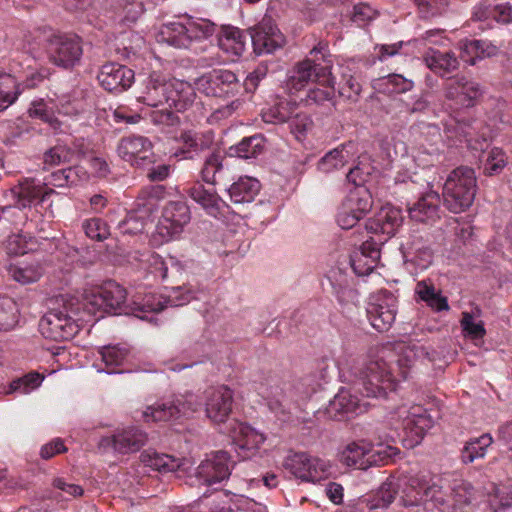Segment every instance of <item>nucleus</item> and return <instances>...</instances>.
Segmentation results:
<instances>
[{
  "instance_id": "nucleus-1",
  "label": "nucleus",
  "mask_w": 512,
  "mask_h": 512,
  "mask_svg": "<svg viewBox=\"0 0 512 512\" xmlns=\"http://www.w3.org/2000/svg\"><path fill=\"white\" fill-rule=\"evenodd\" d=\"M442 479L433 476L429 480L396 477L390 474L386 480V493H402L401 502L405 507L423 505L426 510L437 509L439 512H461L465 505L471 503L474 492L469 482L459 480L452 488V501L442 491ZM386 494V506L392 501Z\"/></svg>"
},
{
  "instance_id": "nucleus-2",
  "label": "nucleus",
  "mask_w": 512,
  "mask_h": 512,
  "mask_svg": "<svg viewBox=\"0 0 512 512\" xmlns=\"http://www.w3.org/2000/svg\"><path fill=\"white\" fill-rule=\"evenodd\" d=\"M327 44L319 42L309 52V57L295 64L289 72L285 88L289 94H296L304 89L310 81L330 82V61L327 60Z\"/></svg>"
},
{
  "instance_id": "nucleus-3",
  "label": "nucleus",
  "mask_w": 512,
  "mask_h": 512,
  "mask_svg": "<svg viewBox=\"0 0 512 512\" xmlns=\"http://www.w3.org/2000/svg\"><path fill=\"white\" fill-rule=\"evenodd\" d=\"M215 25L208 20H194L190 16H180L176 20L161 25L157 34L158 42L175 48H189L194 41L213 35Z\"/></svg>"
},
{
  "instance_id": "nucleus-4",
  "label": "nucleus",
  "mask_w": 512,
  "mask_h": 512,
  "mask_svg": "<svg viewBox=\"0 0 512 512\" xmlns=\"http://www.w3.org/2000/svg\"><path fill=\"white\" fill-rule=\"evenodd\" d=\"M477 179L475 171L467 166H460L451 171L443 185L444 204L453 213L468 209L476 195Z\"/></svg>"
},
{
  "instance_id": "nucleus-5",
  "label": "nucleus",
  "mask_w": 512,
  "mask_h": 512,
  "mask_svg": "<svg viewBox=\"0 0 512 512\" xmlns=\"http://www.w3.org/2000/svg\"><path fill=\"white\" fill-rule=\"evenodd\" d=\"M82 305L65 303L62 309L47 312L39 322L41 334L53 341L72 339L81 329L79 312Z\"/></svg>"
},
{
  "instance_id": "nucleus-6",
  "label": "nucleus",
  "mask_w": 512,
  "mask_h": 512,
  "mask_svg": "<svg viewBox=\"0 0 512 512\" xmlns=\"http://www.w3.org/2000/svg\"><path fill=\"white\" fill-rule=\"evenodd\" d=\"M366 397H380L384 394V346L371 347L360 366L352 368Z\"/></svg>"
},
{
  "instance_id": "nucleus-7",
  "label": "nucleus",
  "mask_w": 512,
  "mask_h": 512,
  "mask_svg": "<svg viewBox=\"0 0 512 512\" xmlns=\"http://www.w3.org/2000/svg\"><path fill=\"white\" fill-rule=\"evenodd\" d=\"M126 297L127 292L121 285L115 281H108L86 294L82 308L90 314H129L130 311L125 305Z\"/></svg>"
},
{
  "instance_id": "nucleus-8",
  "label": "nucleus",
  "mask_w": 512,
  "mask_h": 512,
  "mask_svg": "<svg viewBox=\"0 0 512 512\" xmlns=\"http://www.w3.org/2000/svg\"><path fill=\"white\" fill-rule=\"evenodd\" d=\"M196 298V293L186 286L174 287L167 296L147 295L141 302H134L131 313L142 320L152 322L153 315L163 311L166 307H179Z\"/></svg>"
},
{
  "instance_id": "nucleus-9",
  "label": "nucleus",
  "mask_w": 512,
  "mask_h": 512,
  "mask_svg": "<svg viewBox=\"0 0 512 512\" xmlns=\"http://www.w3.org/2000/svg\"><path fill=\"white\" fill-rule=\"evenodd\" d=\"M390 420L395 421L392 425L395 434L400 437V430L410 433L416 437V443L420 442L425 433L434 425V418L420 405L407 407L402 405L389 411Z\"/></svg>"
},
{
  "instance_id": "nucleus-10",
  "label": "nucleus",
  "mask_w": 512,
  "mask_h": 512,
  "mask_svg": "<svg viewBox=\"0 0 512 512\" xmlns=\"http://www.w3.org/2000/svg\"><path fill=\"white\" fill-rule=\"evenodd\" d=\"M195 84L198 91L213 98L234 97L242 87L233 71L222 68L204 73L196 79Z\"/></svg>"
},
{
  "instance_id": "nucleus-11",
  "label": "nucleus",
  "mask_w": 512,
  "mask_h": 512,
  "mask_svg": "<svg viewBox=\"0 0 512 512\" xmlns=\"http://www.w3.org/2000/svg\"><path fill=\"white\" fill-rule=\"evenodd\" d=\"M47 53L53 64L71 69L81 61L82 39L75 34L54 35L48 40Z\"/></svg>"
},
{
  "instance_id": "nucleus-12",
  "label": "nucleus",
  "mask_w": 512,
  "mask_h": 512,
  "mask_svg": "<svg viewBox=\"0 0 512 512\" xmlns=\"http://www.w3.org/2000/svg\"><path fill=\"white\" fill-rule=\"evenodd\" d=\"M177 112H188L190 121H199L206 115L204 104L198 100L196 89L188 82L175 80L171 82L167 103Z\"/></svg>"
},
{
  "instance_id": "nucleus-13",
  "label": "nucleus",
  "mask_w": 512,
  "mask_h": 512,
  "mask_svg": "<svg viewBox=\"0 0 512 512\" xmlns=\"http://www.w3.org/2000/svg\"><path fill=\"white\" fill-rule=\"evenodd\" d=\"M201 404L192 394L176 398L171 401L148 406L143 412L146 421H172L188 417L200 408Z\"/></svg>"
},
{
  "instance_id": "nucleus-14",
  "label": "nucleus",
  "mask_w": 512,
  "mask_h": 512,
  "mask_svg": "<svg viewBox=\"0 0 512 512\" xmlns=\"http://www.w3.org/2000/svg\"><path fill=\"white\" fill-rule=\"evenodd\" d=\"M190 218V209L185 202L170 201L162 210L161 218L156 226V232L163 242H168L183 231Z\"/></svg>"
},
{
  "instance_id": "nucleus-15",
  "label": "nucleus",
  "mask_w": 512,
  "mask_h": 512,
  "mask_svg": "<svg viewBox=\"0 0 512 512\" xmlns=\"http://www.w3.org/2000/svg\"><path fill=\"white\" fill-rule=\"evenodd\" d=\"M233 466L234 462L228 452L216 451L201 462L197 468L196 476L201 483L211 486L227 480Z\"/></svg>"
},
{
  "instance_id": "nucleus-16",
  "label": "nucleus",
  "mask_w": 512,
  "mask_h": 512,
  "mask_svg": "<svg viewBox=\"0 0 512 512\" xmlns=\"http://www.w3.org/2000/svg\"><path fill=\"white\" fill-rule=\"evenodd\" d=\"M205 398V413L207 418L216 425L225 424L234 403V393L227 386H219L207 390Z\"/></svg>"
},
{
  "instance_id": "nucleus-17",
  "label": "nucleus",
  "mask_w": 512,
  "mask_h": 512,
  "mask_svg": "<svg viewBox=\"0 0 512 512\" xmlns=\"http://www.w3.org/2000/svg\"><path fill=\"white\" fill-rule=\"evenodd\" d=\"M285 467L295 477L307 482H319L327 477L328 465L318 458H311L306 453H295L285 461Z\"/></svg>"
},
{
  "instance_id": "nucleus-18",
  "label": "nucleus",
  "mask_w": 512,
  "mask_h": 512,
  "mask_svg": "<svg viewBox=\"0 0 512 512\" xmlns=\"http://www.w3.org/2000/svg\"><path fill=\"white\" fill-rule=\"evenodd\" d=\"M314 391V388H302V385H284L274 387L270 392L269 407L278 413H291L293 408H299L300 402L307 399Z\"/></svg>"
},
{
  "instance_id": "nucleus-19",
  "label": "nucleus",
  "mask_w": 512,
  "mask_h": 512,
  "mask_svg": "<svg viewBox=\"0 0 512 512\" xmlns=\"http://www.w3.org/2000/svg\"><path fill=\"white\" fill-rule=\"evenodd\" d=\"M229 431L236 451L242 459L254 456L266 440L264 434L252 426L238 421H234Z\"/></svg>"
},
{
  "instance_id": "nucleus-20",
  "label": "nucleus",
  "mask_w": 512,
  "mask_h": 512,
  "mask_svg": "<svg viewBox=\"0 0 512 512\" xmlns=\"http://www.w3.org/2000/svg\"><path fill=\"white\" fill-rule=\"evenodd\" d=\"M361 196L356 192H349L337 214V223L342 229L353 228L358 221L370 210L371 201L369 193L363 190Z\"/></svg>"
},
{
  "instance_id": "nucleus-21",
  "label": "nucleus",
  "mask_w": 512,
  "mask_h": 512,
  "mask_svg": "<svg viewBox=\"0 0 512 512\" xmlns=\"http://www.w3.org/2000/svg\"><path fill=\"white\" fill-rule=\"evenodd\" d=\"M381 244L374 237L366 240L361 247L350 256V264L358 276H368L379 266L381 260Z\"/></svg>"
},
{
  "instance_id": "nucleus-22",
  "label": "nucleus",
  "mask_w": 512,
  "mask_h": 512,
  "mask_svg": "<svg viewBox=\"0 0 512 512\" xmlns=\"http://www.w3.org/2000/svg\"><path fill=\"white\" fill-rule=\"evenodd\" d=\"M479 83L465 77L449 80L445 85V97L458 107H471L482 95Z\"/></svg>"
},
{
  "instance_id": "nucleus-23",
  "label": "nucleus",
  "mask_w": 512,
  "mask_h": 512,
  "mask_svg": "<svg viewBox=\"0 0 512 512\" xmlns=\"http://www.w3.org/2000/svg\"><path fill=\"white\" fill-rule=\"evenodd\" d=\"M97 79L105 90L119 93L131 86L134 71L124 65L110 62L102 65Z\"/></svg>"
},
{
  "instance_id": "nucleus-24",
  "label": "nucleus",
  "mask_w": 512,
  "mask_h": 512,
  "mask_svg": "<svg viewBox=\"0 0 512 512\" xmlns=\"http://www.w3.org/2000/svg\"><path fill=\"white\" fill-rule=\"evenodd\" d=\"M254 52L258 55L273 53L283 45V36L270 20H262L249 32Z\"/></svg>"
},
{
  "instance_id": "nucleus-25",
  "label": "nucleus",
  "mask_w": 512,
  "mask_h": 512,
  "mask_svg": "<svg viewBox=\"0 0 512 512\" xmlns=\"http://www.w3.org/2000/svg\"><path fill=\"white\" fill-rule=\"evenodd\" d=\"M117 153L121 159L139 168L144 159L151 157L153 145L144 136L131 135L119 141Z\"/></svg>"
},
{
  "instance_id": "nucleus-26",
  "label": "nucleus",
  "mask_w": 512,
  "mask_h": 512,
  "mask_svg": "<svg viewBox=\"0 0 512 512\" xmlns=\"http://www.w3.org/2000/svg\"><path fill=\"white\" fill-rule=\"evenodd\" d=\"M147 433L137 427H127L116 432L112 437L101 440V445H112L113 449L121 454L139 451L147 442Z\"/></svg>"
},
{
  "instance_id": "nucleus-27",
  "label": "nucleus",
  "mask_w": 512,
  "mask_h": 512,
  "mask_svg": "<svg viewBox=\"0 0 512 512\" xmlns=\"http://www.w3.org/2000/svg\"><path fill=\"white\" fill-rule=\"evenodd\" d=\"M170 87L171 82H168L161 74L153 72L144 82L138 101L147 106L158 107L167 103Z\"/></svg>"
},
{
  "instance_id": "nucleus-28",
  "label": "nucleus",
  "mask_w": 512,
  "mask_h": 512,
  "mask_svg": "<svg viewBox=\"0 0 512 512\" xmlns=\"http://www.w3.org/2000/svg\"><path fill=\"white\" fill-rule=\"evenodd\" d=\"M361 410L359 400L350 391L341 389L326 407V414L329 418L342 421L358 414Z\"/></svg>"
},
{
  "instance_id": "nucleus-29",
  "label": "nucleus",
  "mask_w": 512,
  "mask_h": 512,
  "mask_svg": "<svg viewBox=\"0 0 512 512\" xmlns=\"http://www.w3.org/2000/svg\"><path fill=\"white\" fill-rule=\"evenodd\" d=\"M423 61L427 68L440 76H445L459 67L458 58L453 51H441L434 47L423 51Z\"/></svg>"
},
{
  "instance_id": "nucleus-30",
  "label": "nucleus",
  "mask_w": 512,
  "mask_h": 512,
  "mask_svg": "<svg viewBox=\"0 0 512 512\" xmlns=\"http://www.w3.org/2000/svg\"><path fill=\"white\" fill-rule=\"evenodd\" d=\"M439 204V194L429 191L409 208L410 217L417 222L434 221L439 217Z\"/></svg>"
},
{
  "instance_id": "nucleus-31",
  "label": "nucleus",
  "mask_w": 512,
  "mask_h": 512,
  "mask_svg": "<svg viewBox=\"0 0 512 512\" xmlns=\"http://www.w3.org/2000/svg\"><path fill=\"white\" fill-rule=\"evenodd\" d=\"M230 200L235 204L252 202L260 191V182L248 176L239 177L232 184L225 186Z\"/></svg>"
},
{
  "instance_id": "nucleus-32",
  "label": "nucleus",
  "mask_w": 512,
  "mask_h": 512,
  "mask_svg": "<svg viewBox=\"0 0 512 512\" xmlns=\"http://www.w3.org/2000/svg\"><path fill=\"white\" fill-rule=\"evenodd\" d=\"M229 169L223 165V156L219 153H211L206 157L201 169V178L212 185L227 186Z\"/></svg>"
},
{
  "instance_id": "nucleus-33",
  "label": "nucleus",
  "mask_w": 512,
  "mask_h": 512,
  "mask_svg": "<svg viewBox=\"0 0 512 512\" xmlns=\"http://www.w3.org/2000/svg\"><path fill=\"white\" fill-rule=\"evenodd\" d=\"M249 32L239 28L227 26L223 28L218 45L221 50L234 56H241L246 48Z\"/></svg>"
},
{
  "instance_id": "nucleus-34",
  "label": "nucleus",
  "mask_w": 512,
  "mask_h": 512,
  "mask_svg": "<svg viewBox=\"0 0 512 512\" xmlns=\"http://www.w3.org/2000/svg\"><path fill=\"white\" fill-rule=\"evenodd\" d=\"M494 440L490 433H484L478 437H472L465 442L460 459L463 464L473 463L475 460L482 459L487 454V449L493 444Z\"/></svg>"
},
{
  "instance_id": "nucleus-35",
  "label": "nucleus",
  "mask_w": 512,
  "mask_h": 512,
  "mask_svg": "<svg viewBox=\"0 0 512 512\" xmlns=\"http://www.w3.org/2000/svg\"><path fill=\"white\" fill-rule=\"evenodd\" d=\"M187 194L199 205L202 206L206 212L212 216H217L220 212L221 199L217 193L205 189V187L199 183H194L188 190Z\"/></svg>"
},
{
  "instance_id": "nucleus-36",
  "label": "nucleus",
  "mask_w": 512,
  "mask_h": 512,
  "mask_svg": "<svg viewBox=\"0 0 512 512\" xmlns=\"http://www.w3.org/2000/svg\"><path fill=\"white\" fill-rule=\"evenodd\" d=\"M140 458L145 466L151 467L160 472H174L182 465L181 459L167 454H159L152 450L143 451Z\"/></svg>"
},
{
  "instance_id": "nucleus-37",
  "label": "nucleus",
  "mask_w": 512,
  "mask_h": 512,
  "mask_svg": "<svg viewBox=\"0 0 512 512\" xmlns=\"http://www.w3.org/2000/svg\"><path fill=\"white\" fill-rule=\"evenodd\" d=\"M266 139L262 134L243 138L238 144L230 147L231 155L243 159L256 158L265 150Z\"/></svg>"
},
{
  "instance_id": "nucleus-38",
  "label": "nucleus",
  "mask_w": 512,
  "mask_h": 512,
  "mask_svg": "<svg viewBox=\"0 0 512 512\" xmlns=\"http://www.w3.org/2000/svg\"><path fill=\"white\" fill-rule=\"evenodd\" d=\"M180 142L184 149L182 154L191 151H203L208 149L214 141V133L212 131L196 132L193 130H184L180 134Z\"/></svg>"
},
{
  "instance_id": "nucleus-39",
  "label": "nucleus",
  "mask_w": 512,
  "mask_h": 512,
  "mask_svg": "<svg viewBox=\"0 0 512 512\" xmlns=\"http://www.w3.org/2000/svg\"><path fill=\"white\" fill-rule=\"evenodd\" d=\"M327 78L330 79V82L324 81L321 79V81H318L320 86L314 87L312 89H309L306 97L301 98V101L304 102L306 106H312V105H324L326 102H330L334 104V98H335V89H334V78L331 76H327Z\"/></svg>"
},
{
  "instance_id": "nucleus-40",
  "label": "nucleus",
  "mask_w": 512,
  "mask_h": 512,
  "mask_svg": "<svg viewBox=\"0 0 512 512\" xmlns=\"http://www.w3.org/2000/svg\"><path fill=\"white\" fill-rule=\"evenodd\" d=\"M297 109L295 102L281 100L262 111V119L270 124H283L289 122Z\"/></svg>"
},
{
  "instance_id": "nucleus-41",
  "label": "nucleus",
  "mask_w": 512,
  "mask_h": 512,
  "mask_svg": "<svg viewBox=\"0 0 512 512\" xmlns=\"http://www.w3.org/2000/svg\"><path fill=\"white\" fill-rule=\"evenodd\" d=\"M366 457V445L356 442L348 444L339 455V460L347 467H355L357 469L366 470L367 464L364 461Z\"/></svg>"
},
{
  "instance_id": "nucleus-42",
  "label": "nucleus",
  "mask_w": 512,
  "mask_h": 512,
  "mask_svg": "<svg viewBox=\"0 0 512 512\" xmlns=\"http://www.w3.org/2000/svg\"><path fill=\"white\" fill-rule=\"evenodd\" d=\"M372 166L369 163L360 162L356 166L350 168L347 173L346 180L347 185H351L353 189H349V192L359 193L361 196L364 195L363 190H368L364 187L365 183L371 176Z\"/></svg>"
},
{
  "instance_id": "nucleus-43",
  "label": "nucleus",
  "mask_w": 512,
  "mask_h": 512,
  "mask_svg": "<svg viewBox=\"0 0 512 512\" xmlns=\"http://www.w3.org/2000/svg\"><path fill=\"white\" fill-rule=\"evenodd\" d=\"M20 93V85L14 76L0 73V111L9 107Z\"/></svg>"
},
{
  "instance_id": "nucleus-44",
  "label": "nucleus",
  "mask_w": 512,
  "mask_h": 512,
  "mask_svg": "<svg viewBox=\"0 0 512 512\" xmlns=\"http://www.w3.org/2000/svg\"><path fill=\"white\" fill-rule=\"evenodd\" d=\"M19 308L16 301L8 296L0 297V331H9L17 324Z\"/></svg>"
},
{
  "instance_id": "nucleus-45",
  "label": "nucleus",
  "mask_w": 512,
  "mask_h": 512,
  "mask_svg": "<svg viewBox=\"0 0 512 512\" xmlns=\"http://www.w3.org/2000/svg\"><path fill=\"white\" fill-rule=\"evenodd\" d=\"M141 162L140 169L145 171L146 177L151 182H161L167 179L171 172V166L156 159L154 152L151 157Z\"/></svg>"
},
{
  "instance_id": "nucleus-46",
  "label": "nucleus",
  "mask_w": 512,
  "mask_h": 512,
  "mask_svg": "<svg viewBox=\"0 0 512 512\" xmlns=\"http://www.w3.org/2000/svg\"><path fill=\"white\" fill-rule=\"evenodd\" d=\"M349 160V152L345 147L335 148L326 153L318 162V170L329 173L345 166Z\"/></svg>"
},
{
  "instance_id": "nucleus-47",
  "label": "nucleus",
  "mask_w": 512,
  "mask_h": 512,
  "mask_svg": "<svg viewBox=\"0 0 512 512\" xmlns=\"http://www.w3.org/2000/svg\"><path fill=\"white\" fill-rule=\"evenodd\" d=\"M16 203L21 208H26L36 201H42V188L32 182H26L12 190Z\"/></svg>"
},
{
  "instance_id": "nucleus-48",
  "label": "nucleus",
  "mask_w": 512,
  "mask_h": 512,
  "mask_svg": "<svg viewBox=\"0 0 512 512\" xmlns=\"http://www.w3.org/2000/svg\"><path fill=\"white\" fill-rule=\"evenodd\" d=\"M488 504L493 512H502L512 506V490L505 485H493L488 493Z\"/></svg>"
},
{
  "instance_id": "nucleus-49",
  "label": "nucleus",
  "mask_w": 512,
  "mask_h": 512,
  "mask_svg": "<svg viewBox=\"0 0 512 512\" xmlns=\"http://www.w3.org/2000/svg\"><path fill=\"white\" fill-rule=\"evenodd\" d=\"M508 163V157L501 148L494 147L486 153L483 160V172L485 175H497L502 172Z\"/></svg>"
},
{
  "instance_id": "nucleus-50",
  "label": "nucleus",
  "mask_w": 512,
  "mask_h": 512,
  "mask_svg": "<svg viewBox=\"0 0 512 512\" xmlns=\"http://www.w3.org/2000/svg\"><path fill=\"white\" fill-rule=\"evenodd\" d=\"M44 377L37 372H30L23 377L17 378L13 380L9 389L6 392L7 394L19 392L21 394H27L30 391L39 387L43 381Z\"/></svg>"
},
{
  "instance_id": "nucleus-51",
  "label": "nucleus",
  "mask_w": 512,
  "mask_h": 512,
  "mask_svg": "<svg viewBox=\"0 0 512 512\" xmlns=\"http://www.w3.org/2000/svg\"><path fill=\"white\" fill-rule=\"evenodd\" d=\"M80 173H84L80 167H68L59 169L50 174L47 180L49 184L55 187H65L75 185L80 178Z\"/></svg>"
},
{
  "instance_id": "nucleus-52",
  "label": "nucleus",
  "mask_w": 512,
  "mask_h": 512,
  "mask_svg": "<svg viewBox=\"0 0 512 512\" xmlns=\"http://www.w3.org/2000/svg\"><path fill=\"white\" fill-rule=\"evenodd\" d=\"M99 354L107 367L120 366L127 359L129 349L121 345H107L99 349Z\"/></svg>"
},
{
  "instance_id": "nucleus-53",
  "label": "nucleus",
  "mask_w": 512,
  "mask_h": 512,
  "mask_svg": "<svg viewBox=\"0 0 512 512\" xmlns=\"http://www.w3.org/2000/svg\"><path fill=\"white\" fill-rule=\"evenodd\" d=\"M383 299L381 291L377 294L371 295L370 301L367 306V317L371 326L378 332H382L384 327L383 315Z\"/></svg>"
},
{
  "instance_id": "nucleus-54",
  "label": "nucleus",
  "mask_w": 512,
  "mask_h": 512,
  "mask_svg": "<svg viewBox=\"0 0 512 512\" xmlns=\"http://www.w3.org/2000/svg\"><path fill=\"white\" fill-rule=\"evenodd\" d=\"M460 324L464 335L470 339H482L486 334L483 321L477 320L474 315L469 312L462 313Z\"/></svg>"
},
{
  "instance_id": "nucleus-55",
  "label": "nucleus",
  "mask_w": 512,
  "mask_h": 512,
  "mask_svg": "<svg viewBox=\"0 0 512 512\" xmlns=\"http://www.w3.org/2000/svg\"><path fill=\"white\" fill-rule=\"evenodd\" d=\"M85 234L96 241H103L110 235V230L107 223L98 217L87 219L82 225Z\"/></svg>"
},
{
  "instance_id": "nucleus-56",
  "label": "nucleus",
  "mask_w": 512,
  "mask_h": 512,
  "mask_svg": "<svg viewBox=\"0 0 512 512\" xmlns=\"http://www.w3.org/2000/svg\"><path fill=\"white\" fill-rule=\"evenodd\" d=\"M117 5L122 10L123 21L135 23L144 13V5L140 0H117Z\"/></svg>"
},
{
  "instance_id": "nucleus-57",
  "label": "nucleus",
  "mask_w": 512,
  "mask_h": 512,
  "mask_svg": "<svg viewBox=\"0 0 512 512\" xmlns=\"http://www.w3.org/2000/svg\"><path fill=\"white\" fill-rule=\"evenodd\" d=\"M414 42L419 47H423L425 51L428 47L437 48L446 46L448 39L445 37L443 30L433 29L423 33L419 38L415 39Z\"/></svg>"
},
{
  "instance_id": "nucleus-58",
  "label": "nucleus",
  "mask_w": 512,
  "mask_h": 512,
  "mask_svg": "<svg viewBox=\"0 0 512 512\" xmlns=\"http://www.w3.org/2000/svg\"><path fill=\"white\" fill-rule=\"evenodd\" d=\"M291 132L297 139H301L313 126V121L306 113H296L289 120Z\"/></svg>"
},
{
  "instance_id": "nucleus-59",
  "label": "nucleus",
  "mask_w": 512,
  "mask_h": 512,
  "mask_svg": "<svg viewBox=\"0 0 512 512\" xmlns=\"http://www.w3.org/2000/svg\"><path fill=\"white\" fill-rule=\"evenodd\" d=\"M413 82L400 74L386 75V92L389 93H404L411 90Z\"/></svg>"
},
{
  "instance_id": "nucleus-60",
  "label": "nucleus",
  "mask_w": 512,
  "mask_h": 512,
  "mask_svg": "<svg viewBox=\"0 0 512 512\" xmlns=\"http://www.w3.org/2000/svg\"><path fill=\"white\" fill-rule=\"evenodd\" d=\"M54 488L60 490L62 493L60 497L68 500L70 498H76L83 495L84 490L80 485L72 482H68L64 478H55L52 482Z\"/></svg>"
},
{
  "instance_id": "nucleus-61",
  "label": "nucleus",
  "mask_w": 512,
  "mask_h": 512,
  "mask_svg": "<svg viewBox=\"0 0 512 512\" xmlns=\"http://www.w3.org/2000/svg\"><path fill=\"white\" fill-rule=\"evenodd\" d=\"M71 157V152L65 146H55L44 154V164L45 165H59L65 162H68Z\"/></svg>"
},
{
  "instance_id": "nucleus-62",
  "label": "nucleus",
  "mask_w": 512,
  "mask_h": 512,
  "mask_svg": "<svg viewBox=\"0 0 512 512\" xmlns=\"http://www.w3.org/2000/svg\"><path fill=\"white\" fill-rule=\"evenodd\" d=\"M10 274L15 281L21 284L36 282L41 276L40 271L31 266L12 267L10 269Z\"/></svg>"
},
{
  "instance_id": "nucleus-63",
  "label": "nucleus",
  "mask_w": 512,
  "mask_h": 512,
  "mask_svg": "<svg viewBox=\"0 0 512 512\" xmlns=\"http://www.w3.org/2000/svg\"><path fill=\"white\" fill-rule=\"evenodd\" d=\"M403 221V214L399 208L386 203V235H395Z\"/></svg>"
},
{
  "instance_id": "nucleus-64",
  "label": "nucleus",
  "mask_w": 512,
  "mask_h": 512,
  "mask_svg": "<svg viewBox=\"0 0 512 512\" xmlns=\"http://www.w3.org/2000/svg\"><path fill=\"white\" fill-rule=\"evenodd\" d=\"M378 13L367 4H358L353 8L352 21L358 26H365L368 22L374 19Z\"/></svg>"
}]
</instances>
